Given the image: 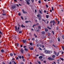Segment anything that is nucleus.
I'll return each instance as SVG.
<instances>
[{"instance_id":"f257e3e1","label":"nucleus","mask_w":64,"mask_h":64,"mask_svg":"<svg viewBox=\"0 0 64 64\" xmlns=\"http://www.w3.org/2000/svg\"><path fill=\"white\" fill-rule=\"evenodd\" d=\"M41 29V26H39L38 28H36V29L37 30H35L36 31H37V32H39V30Z\"/></svg>"},{"instance_id":"f03ea898","label":"nucleus","mask_w":64,"mask_h":64,"mask_svg":"<svg viewBox=\"0 0 64 64\" xmlns=\"http://www.w3.org/2000/svg\"><path fill=\"white\" fill-rule=\"evenodd\" d=\"M15 31L16 32H19V29H20V28L19 27H18V28L17 29V26H15Z\"/></svg>"},{"instance_id":"7ed1b4c3","label":"nucleus","mask_w":64,"mask_h":64,"mask_svg":"<svg viewBox=\"0 0 64 64\" xmlns=\"http://www.w3.org/2000/svg\"><path fill=\"white\" fill-rule=\"evenodd\" d=\"M37 17H38V20H40L41 19V16L40 15V14H38Z\"/></svg>"},{"instance_id":"20e7f679","label":"nucleus","mask_w":64,"mask_h":64,"mask_svg":"<svg viewBox=\"0 0 64 64\" xmlns=\"http://www.w3.org/2000/svg\"><path fill=\"white\" fill-rule=\"evenodd\" d=\"M25 0L26 2V3L27 4H28V5H29L30 4V3L29 2L30 1V0Z\"/></svg>"},{"instance_id":"39448f33","label":"nucleus","mask_w":64,"mask_h":64,"mask_svg":"<svg viewBox=\"0 0 64 64\" xmlns=\"http://www.w3.org/2000/svg\"><path fill=\"white\" fill-rule=\"evenodd\" d=\"M45 52L46 53H49L50 52L49 50H45Z\"/></svg>"},{"instance_id":"423d86ee","label":"nucleus","mask_w":64,"mask_h":64,"mask_svg":"<svg viewBox=\"0 0 64 64\" xmlns=\"http://www.w3.org/2000/svg\"><path fill=\"white\" fill-rule=\"evenodd\" d=\"M48 60H54V59L50 57H49L48 58Z\"/></svg>"},{"instance_id":"0eeeda50","label":"nucleus","mask_w":64,"mask_h":64,"mask_svg":"<svg viewBox=\"0 0 64 64\" xmlns=\"http://www.w3.org/2000/svg\"><path fill=\"white\" fill-rule=\"evenodd\" d=\"M20 51L22 53H23V52H24V50L22 48L21 49Z\"/></svg>"},{"instance_id":"6e6552de","label":"nucleus","mask_w":64,"mask_h":64,"mask_svg":"<svg viewBox=\"0 0 64 64\" xmlns=\"http://www.w3.org/2000/svg\"><path fill=\"white\" fill-rule=\"evenodd\" d=\"M12 8L13 9H15V8H16V6H12Z\"/></svg>"},{"instance_id":"1a4fd4ad","label":"nucleus","mask_w":64,"mask_h":64,"mask_svg":"<svg viewBox=\"0 0 64 64\" xmlns=\"http://www.w3.org/2000/svg\"><path fill=\"white\" fill-rule=\"evenodd\" d=\"M22 42L24 43H26V40H22Z\"/></svg>"},{"instance_id":"9d476101","label":"nucleus","mask_w":64,"mask_h":64,"mask_svg":"<svg viewBox=\"0 0 64 64\" xmlns=\"http://www.w3.org/2000/svg\"><path fill=\"white\" fill-rule=\"evenodd\" d=\"M55 23V21L54 20L51 21L50 22V23Z\"/></svg>"},{"instance_id":"9b49d317","label":"nucleus","mask_w":64,"mask_h":64,"mask_svg":"<svg viewBox=\"0 0 64 64\" xmlns=\"http://www.w3.org/2000/svg\"><path fill=\"white\" fill-rule=\"evenodd\" d=\"M22 12L23 13H27V12L24 11V10H22Z\"/></svg>"},{"instance_id":"f8f14e48","label":"nucleus","mask_w":64,"mask_h":64,"mask_svg":"<svg viewBox=\"0 0 64 64\" xmlns=\"http://www.w3.org/2000/svg\"><path fill=\"white\" fill-rule=\"evenodd\" d=\"M39 59H42L43 58V56H40L39 57Z\"/></svg>"},{"instance_id":"ddd939ff","label":"nucleus","mask_w":64,"mask_h":64,"mask_svg":"<svg viewBox=\"0 0 64 64\" xmlns=\"http://www.w3.org/2000/svg\"><path fill=\"white\" fill-rule=\"evenodd\" d=\"M45 30L46 32H47L48 31V29L46 28H45Z\"/></svg>"},{"instance_id":"4468645a","label":"nucleus","mask_w":64,"mask_h":64,"mask_svg":"<svg viewBox=\"0 0 64 64\" xmlns=\"http://www.w3.org/2000/svg\"><path fill=\"white\" fill-rule=\"evenodd\" d=\"M52 46H54V47L55 48H57V46L54 45V44H53L52 45Z\"/></svg>"},{"instance_id":"2eb2a0df","label":"nucleus","mask_w":64,"mask_h":64,"mask_svg":"<svg viewBox=\"0 0 64 64\" xmlns=\"http://www.w3.org/2000/svg\"><path fill=\"white\" fill-rule=\"evenodd\" d=\"M29 48L30 50H32L33 49V48H30V47H29Z\"/></svg>"},{"instance_id":"dca6fc26","label":"nucleus","mask_w":64,"mask_h":64,"mask_svg":"<svg viewBox=\"0 0 64 64\" xmlns=\"http://www.w3.org/2000/svg\"><path fill=\"white\" fill-rule=\"evenodd\" d=\"M24 50H25L26 51H28V49H27L26 48H24Z\"/></svg>"},{"instance_id":"f3484780","label":"nucleus","mask_w":64,"mask_h":64,"mask_svg":"<svg viewBox=\"0 0 64 64\" xmlns=\"http://www.w3.org/2000/svg\"><path fill=\"white\" fill-rule=\"evenodd\" d=\"M58 41H60V38H59V37L58 38Z\"/></svg>"},{"instance_id":"a211bd4d","label":"nucleus","mask_w":64,"mask_h":64,"mask_svg":"<svg viewBox=\"0 0 64 64\" xmlns=\"http://www.w3.org/2000/svg\"><path fill=\"white\" fill-rule=\"evenodd\" d=\"M21 26L22 27V28L23 27H25V26H23V24H22Z\"/></svg>"},{"instance_id":"6ab92c4d","label":"nucleus","mask_w":64,"mask_h":64,"mask_svg":"<svg viewBox=\"0 0 64 64\" xmlns=\"http://www.w3.org/2000/svg\"><path fill=\"white\" fill-rule=\"evenodd\" d=\"M45 32H44V31H42V34H45Z\"/></svg>"},{"instance_id":"aec40b11","label":"nucleus","mask_w":64,"mask_h":64,"mask_svg":"<svg viewBox=\"0 0 64 64\" xmlns=\"http://www.w3.org/2000/svg\"><path fill=\"white\" fill-rule=\"evenodd\" d=\"M12 63H14V64H16V62L14 61H12Z\"/></svg>"},{"instance_id":"412c9836","label":"nucleus","mask_w":64,"mask_h":64,"mask_svg":"<svg viewBox=\"0 0 64 64\" xmlns=\"http://www.w3.org/2000/svg\"><path fill=\"white\" fill-rule=\"evenodd\" d=\"M46 18H48L49 17V15H46Z\"/></svg>"},{"instance_id":"4be33fe9","label":"nucleus","mask_w":64,"mask_h":64,"mask_svg":"<svg viewBox=\"0 0 64 64\" xmlns=\"http://www.w3.org/2000/svg\"><path fill=\"white\" fill-rule=\"evenodd\" d=\"M18 56L19 58L20 59H21V58H22V57L21 56Z\"/></svg>"},{"instance_id":"5701e85b","label":"nucleus","mask_w":64,"mask_h":64,"mask_svg":"<svg viewBox=\"0 0 64 64\" xmlns=\"http://www.w3.org/2000/svg\"><path fill=\"white\" fill-rule=\"evenodd\" d=\"M1 52H4V50L3 49H2L1 50Z\"/></svg>"},{"instance_id":"b1692460","label":"nucleus","mask_w":64,"mask_h":64,"mask_svg":"<svg viewBox=\"0 0 64 64\" xmlns=\"http://www.w3.org/2000/svg\"><path fill=\"white\" fill-rule=\"evenodd\" d=\"M30 45H31V46H32L33 45V43H30Z\"/></svg>"},{"instance_id":"393cba45","label":"nucleus","mask_w":64,"mask_h":64,"mask_svg":"<svg viewBox=\"0 0 64 64\" xmlns=\"http://www.w3.org/2000/svg\"><path fill=\"white\" fill-rule=\"evenodd\" d=\"M59 52H58V53L56 54V56H58L59 55Z\"/></svg>"},{"instance_id":"a878e982","label":"nucleus","mask_w":64,"mask_h":64,"mask_svg":"<svg viewBox=\"0 0 64 64\" xmlns=\"http://www.w3.org/2000/svg\"><path fill=\"white\" fill-rule=\"evenodd\" d=\"M52 42H53V41L52 40H50V43H52Z\"/></svg>"},{"instance_id":"bb28decb","label":"nucleus","mask_w":64,"mask_h":64,"mask_svg":"<svg viewBox=\"0 0 64 64\" xmlns=\"http://www.w3.org/2000/svg\"><path fill=\"white\" fill-rule=\"evenodd\" d=\"M62 49H63V50H64V47L62 46Z\"/></svg>"},{"instance_id":"cd10ccee","label":"nucleus","mask_w":64,"mask_h":64,"mask_svg":"<svg viewBox=\"0 0 64 64\" xmlns=\"http://www.w3.org/2000/svg\"><path fill=\"white\" fill-rule=\"evenodd\" d=\"M52 57L53 58H55V56L54 55H53L52 56Z\"/></svg>"},{"instance_id":"c85d7f7f","label":"nucleus","mask_w":64,"mask_h":64,"mask_svg":"<svg viewBox=\"0 0 64 64\" xmlns=\"http://www.w3.org/2000/svg\"><path fill=\"white\" fill-rule=\"evenodd\" d=\"M39 12H40V14H42V12H41V11H40V10H39Z\"/></svg>"},{"instance_id":"c756f323","label":"nucleus","mask_w":64,"mask_h":64,"mask_svg":"<svg viewBox=\"0 0 64 64\" xmlns=\"http://www.w3.org/2000/svg\"><path fill=\"white\" fill-rule=\"evenodd\" d=\"M47 28H48L49 29H50V30H51V28L49 27L48 26H47Z\"/></svg>"},{"instance_id":"7c9ffc66","label":"nucleus","mask_w":64,"mask_h":64,"mask_svg":"<svg viewBox=\"0 0 64 64\" xmlns=\"http://www.w3.org/2000/svg\"><path fill=\"white\" fill-rule=\"evenodd\" d=\"M10 55L11 56H13V54H12V53H11L10 54Z\"/></svg>"},{"instance_id":"2f4dec72","label":"nucleus","mask_w":64,"mask_h":64,"mask_svg":"<svg viewBox=\"0 0 64 64\" xmlns=\"http://www.w3.org/2000/svg\"><path fill=\"white\" fill-rule=\"evenodd\" d=\"M38 49H39V50H42V49H41V48H39Z\"/></svg>"},{"instance_id":"473e14b6","label":"nucleus","mask_w":64,"mask_h":64,"mask_svg":"<svg viewBox=\"0 0 64 64\" xmlns=\"http://www.w3.org/2000/svg\"><path fill=\"white\" fill-rule=\"evenodd\" d=\"M22 31H19V33H20V34L22 33Z\"/></svg>"},{"instance_id":"72a5a7b5","label":"nucleus","mask_w":64,"mask_h":64,"mask_svg":"<svg viewBox=\"0 0 64 64\" xmlns=\"http://www.w3.org/2000/svg\"><path fill=\"white\" fill-rule=\"evenodd\" d=\"M29 22V21H28L27 20H26L25 21L26 23H28V22Z\"/></svg>"},{"instance_id":"f704fd0d","label":"nucleus","mask_w":64,"mask_h":64,"mask_svg":"<svg viewBox=\"0 0 64 64\" xmlns=\"http://www.w3.org/2000/svg\"><path fill=\"white\" fill-rule=\"evenodd\" d=\"M52 33H53V35H54V31H52Z\"/></svg>"},{"instance_id":"c9c22d12","label":"nucleus","mask_w":64,"mask_h":64,"mask_svg":"<svg viewBox=\"0 0 64 64\" xmlns=\"http://www.w3.org/2000/svg\"><path fill=\"white\" fill-rule=\"evenodd\" d=\"M48 36H50V33H48L47 34Z\"/></svg>"},{"instance_id":"e433bc0d","label":"nucleus","mask_w":64,"mask_h":64,"mask_svg":"<svg viewBox=\"0 0 64 64\" xmlns=\"http://www.w3.org/2000/svg\"><path fill=\"white\" fill-rule=\"evenodd\" d=\"M46 6L47 8H48V5H47V4L46 5Z\"/></svg>"},{"instance_id":"4c0bfd02","label":"nucleus","mask_w":64,"mask_h":64,"mask_svg":"<svg viewBox=\"0 0 64 64\" xmlns=\"http://www.w3.org/2000/svg\"><path fill=\"white\" fill-rule=\"evenodd\" d=\"M2 15H4V16H5V15H6V14H2Z\"/></svg>"},{"instance_id":"58836bf2","label":"nucleus","mask_w":64,"mask_h":64,"mask_svg":"<svg viewBox=\"0 0 64 64\" xmlns=\"http://www.w3.org/2000/svg\"><path fill=\"white\" fill-rule=\"evenodd\" d=\"M20 64H24V63H23V62H20Z\"/></svg>"},{"instance_id":"ea45409f","label":"nucleus","mask_w":64,"mask_h":64,"mask_svg":"<svg viewBox=\"0 0 64 64\" xmlns=\"http://www.w3.org/2000/svg\"><path fill=\"white\" fill-rule=\"evenodd\" d=\"M54 54H55V55H56V52H55V51H54Z\"/></svg>"},{"instance_id":"a19ab883","label":"nucleus","mask_w":64,"mask_h":64,"mask_svg":"<svg viewBox=\"0 0 64 64\" xmlns=\"http://www.w3.org/2000/svg\"><path fill=\"white\" fill-rule=\"evenodd\" d=\"M60 59H61V60H62V61H63L64 60L63 59V58H60Z\"/></svg>"},{"instance_id":"79ce46f5","label":"nucleus","mask_w":64,"mask_h":64,"mask_svg":"<svg viewBox=\"0 0 64 64\" xmlns=\"http://www.w3.org/2000/svg\"><path fill=\"white\" fill-rule=\"evenodd\" d=\"M52 11H53V10H54V9H53V7H52Z\"/></svg>"},{"instance_id":"37998d69","label":"nucleus","mask_w":64,"mask_h":64,"mask_svg":"<svg viewBox=\"0 0 64 64\" xmlns=\"http://www.w3.org/2000/svg\"><path fill=\"white\" fill-rule=\"evenodd\" d=\"M16 45L17 46H18L19 45V44L18 43L16 44Z\"/></svg>"},{"instance_id":"c03bdc74","label":"nucleus","mask_w":64,"mask_h":64,"mask_svg":"<svg viewBox=\"0 0 64 64\" xmlns=\"http://www.w3.org/2000/svg\"><path fill=\"white\" fill-rule=\"evenodd\" d=\"M38 3H41V1H40V0H39Z\"/></svg>"},{"instance_id":"a18cd8bd","label":"nucleus","mask_w":64,"mask_h":64,"mask_svg":"<svg viewBox=\"0 0 64 64\" xmlns=\"http://www.w3.org/2000/svg\"><path fill=\"white\" fill-rule=\"evenodd\" d=\"M62 38H63V39H64V36L63 35L62 36Z\"/></svg>"},{"instance_id":"49530a36","label":"nucleus","mask_w":64,"mask_h":64,"mask_svg":"<svg viewBox=\"0 0 64 64\" xmlns=\"http://www.w3.org/2000/svg\"><path fill=\"white\" fill-rule=\"evenodd\" d=\"M44 12L45 13H46V11L45 10H44Z\"/></svg>"},{"instance_id":"de8ad7c7","label":"nucleus","mask_w":64,"mask_h":64,"mask_svg":"<svg viewBox=\"0 0 64 64\" xmlns=\"http://www.w3.org/2000/svg\"><path fill=\"white\" fill-rule=\"evenodd\" d=\"M18 15L19 16H21V14L20 13H19Z\"/></svg>"},{"instance_id":"09e8293b","label":"nucleus","mask_w":64,"mask_h":64,"mask_svg":"<svg viewBox=\"0 0 64 64\" xmlns=\"http://www.w3.org/2000/svg\"><path fill=\"white\" fill-rule=\"evenodd\" d=\"M21 18H22V20H23V17H22V16H21Z\"/></svg>"},{"instance_id":"8fccbe9b","label":"nucleus","mask_w":64,"mask_h":64,"mask_svg":"<svg viewBox=\"0 0 64 64\" xmlns=\"http://www.w3.org/2000/svg\"><path fill=\"white\" fill-rule=\"evenodd\" d=\"M38 64H41V63H40V62H38Z\"/></svg>"},{"instance_id":"3c124183","label":"nucleus","mask_w":64,"mask_h":64,"mask_svg":"<svg viewBox=\"0 0 64 64\" xmlns=\"http://www.w3.org/2000/svg\"><path fill=\"white\" fill-rule=\"evenodd\" d=\"M42 21H44V22H46V21H45V20H44V19H42Z\"/></svg>"},{"instance_id":"603ef678","label":"nucleus","mask_w":64,"mask_h":64,"mask_svg":"<svg viewBox=\"0 0 64 64\" xmlns=\"http://www.w3.org/2000/svg\"><path fill=\"white\" fill-rule=\"evenodd\" d=\"M28 56H30V54H28Z\"/></svg>"},{"instance_id":"864d4df0","label":"nucleus","mask_w":64,"mask_h":64,"mask_svg":"<svg viewBox=\"0 0 64 64\" xmlns=\"http://www.w3.org/2000/svg\"><path fill=\"white\" fill-rule=\"evenodd\" d=\"M59 22H59V21H58V24H59Z\"/></svg>"},{"instance_id":"5fc2aeb1","label":"nucleus","mask_w":64,"mask_h":64,"mask_svg":"<svg viewBox=\"0 0 64 64\" xmlns=\"http://www.w3.org/2000/svg\"><path fill=\"white\" fill-rule=\"evenodd\" d=\"M56 30H58V27H57L56 28Z\"/></svg>"},{"instance_id":"6e6d98bb","label":"nucleus","mask_w":64,"mask_h":64,"mask_svg":"<svg viewBox=\"0 0 64 64\" xmlns=\"http://www.w3.org/2000/svg\"><path fill=\"white\" fill-rule=\"evenodd\" d=\"M32 2H33L34 1V0H32Z\"/></svg>"},{"instance_id":"4d7b16f0","label":"nucleus","mask_w":64,"mask_h":64,"mask_svg":"<svg viewBox=\"0 0 64 64\" xmlns=\"http://www.w3.org/2000/svg\"><path fill=\"white\" fill-rule=\"evenodd\" d=\"M36 46L37 47H39V44H37Z\"/></svg>"},{"instance_id":"13d9d810","label":"nucleus","mask_w":64,"mask_h":64,"mask_svg":"<svg viewBox=\"0 0 64 64\" xmlns=\"http://www.w3.org/2000/svg\"><path fill=\"white\" fill-rule=\"evenodd\" d=\"M0 34H2V33L0 31Z\"/></svg>"},{"instance_id":"bf43d9fd","label":"nucleus","mask_w":64,"mask_h":64,"mask_svg":"<svg viewBox=\"0 0 64 64\" xmlns=\"http://www.w3.org/2000/svg\"><path fill=\"white\" fill-rule=\"evenodd\" d=\"M40 47H41V46H42V45H41V44H40Z\"/></svg>"},{"instance_id":"052dcab7","label":"nucleus","mask_w":64,"mask_h":64,"mask_svg":"<svg viewBox=\"0 0 64 64\" xmlns=\"http://www.w3.org/2000/svg\"><path fill=\"white\" fill-rule=\"evenodd\" d=\"M36 25H38V23H37L36 24Z\"/></svg>"},{"instance_id":"680f3d73","label":"nucleus","mask_w":64,"mask_h":64,"mask_svg":"<svg viewBox=\"0 0 64 64\" xmlns=\"http://www.w3.org/2000/svg\"><path fill=\"white\" fill-rule=\"evenodd\" d=\"M35 21L36 22H37V20H35Z\"/></svg>"},{"instance_id":"e2e57ef3","label":"nucleus","mask_w":64,"mask_h":64,"mask_svg":"<svg viewBox=\"0 0 64 64\" xmlns=\"http://www.w3.org/2000/svg\"><path fill=\"white\" fill-rule=\"evenodd\" d=\"M22 59H24V57H23V56H22Z\"/></svg>"},{"instance_id":"0e129e2a","label":"nucleus","mask_w":64,"mask_h":64,"mask_svg":"<svg viewBox=\"0 0 64 64\" xmlns=\"http://www.w3.org/2000/svg\"><path fill=\"white\" fill-rule=\"evenodd\" d=\"M16 59H17L18 60V57H16Z\"/></svg>"},{"instance_id":"69168bd1","label":"nucleus","mask_w":64,"mask_h":64,"mask_svg":"<svg viewBox=\"0 0 64 64\" xmlns=\"http://www.w3.org/2000/svg\"><path fill=\"white\" fill-rule=\"evenodd\" d=\"M9 64H12L11 62H10L9 63Z\"/></svg>"},{"instance_id":"338daca9","label":"nucleus","mask_w":64,"mask_h":64,"mask_svg":"<svg viewBox=\"0 0 64 64\" xmlns=\"http://www.w3.org/2000/svg\"><path fill=\"white\" fill-rule=\"evenodd\" d=\"M34 39H35L34 38H33L32 39V40H34Z\"/></svg>"},{"instance_id":"774afa93","label":"nucleus","mask_w":64,"mask_h":64,"mask_svg":"<svg viewBox=\"0 0 64 64\" xmlns=\"http://www.w3.org/2000/svg\"><path fill=\"white\" fill-rule=\"evenodd\" d=\"M50 12H52V10H50Z\"/></svg>"}]
</instances>
